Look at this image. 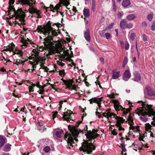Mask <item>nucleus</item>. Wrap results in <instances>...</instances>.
Segmentation results:
<instances>
[{
  "label": "nucleus",
  "mask_w": 155,
  "mask_h": 155,
  "mask_svg": "<svg viewBox=\"0 0 155 155\" xmlns=\"http://www.w3.org/2000/svg\"><path fill=\"white\" fill-rule=\"evenodd\" d=\"M50 21H49L45 25L38 26L37 29L38 32L40 33H43V35H47V37L44 39V41L43 43L44 45V47H40L39 48L33 49L32 51L34 54L35 58L37 64L40 62L42 61L44 59L39 55L40 51H41L44 49L47 50L48 53L47 56L48 57L54 53V47L53 42V37L57 36L58 34L56 31V30H54L53 28L52 27L50 24Z\"/></svg>",
  "instance_id": "1"
},
{
  "label": "nucleus",
  "mask_w": 155,
  "mask_h": 155,
  "mask_svg": "<svg viewBox=\"0 0 155 155\" xmlns=\"http://www.w3.org/2000/svg\"><path fill=\"white\" fill-rule=\"evenodd\" d=\"M98 131V130L94 129H93L92 131H87V133L85 135L88 140L82 143V147L79 148L81 151H83L84 152H86L87 153L90 154L95 150V147L92 144L91 140L99 136V134L97 133Z\"/></svg>",
  "instance_id": "2"
},
{
  "label": "nucleus",
  "mask_w": 155,
  "mask_h": 155,
  "mask_svg": "<svg viewBox=\"0 0 155 155\" xmlns=\"http://www.w3.org/2000/svg\"><path fill=\"white\" fill-rule=\"evenodd\" d=\"M142 107L139 109L137 108L138 111L136 113L139 115H141L142 116L140 117V119L143 122H145L147 120V117L146 116L149 115L148 116L151 115L155 116V111L151 108L152 105H148L145 102H142Z\"/></svg>",
  "instance_id": "3"
},
{
  "label": "nucleus",
  "mask_w": 155,
  "mask_h": 155,
  "mask_svg": "<svg viewBox=\"0 0 155 155\" xmlns=\"http://www.w3.org/2000/svg\"><path fill=\"white\" fill-rule=\"evenodd\" d=\"M81 123V122H79L78 123V124L76 126H72L70 127H69L70 130V133L67 132L64 135V139L67 141L68 145L71 146L73 147V143H75L74 142V139H75L76 142H77L78 140L76 139V138L78 137L79 133V132L76 128L78 127L79 124Z\"/></svg>",
  "instance_id": "4"
},
{
  "label": "nucleus",
  "mask_w": 155,
  "mask_h": 155,
  "mask_svg": "<svg viewBox=\"0 0 155 155\" xmlns=\"http://www.w3.org/2000/svg\"><path fill=\"white\" fill-rule=\"evenodd\" d=\"M19 2L23 4H27L30 6L28 9L29 12L31 14H35L36 15L34 16L35 17H36L38 18H41L40 15V14L41 13V11L32 6L33 4L30 2L29 0H20Z\"/></svg>",
  "instance_id": "5"
},
{
  "label": "nucleus",
  "mask_w": 155,
  "mask_h": 155,
  "mask_svg": "<svg viewBox=\"0 0 155 155\" xmlns=\"http://www.w3.org/2000/svg\"><path fill=\"white\" fill-rule=\"evenodd\" d=\"M20 16L19 15V17H17L15 15V13H14V14L12 15V17L10 18H12L15 17V24H18L19 26H20L21 25H25V12L23 11V13L20 14Z\"/></svg>",
  "instance_id": "6"
},
{
  "label": "nucleus",
  "mask_w": 155,
  "mask_h": 155,
  "mask_svg": "<svg viewBox=\"0 0 155 155\" xmlns=\"http://www.w3.org/2000/svg\"><path fill=\"white\" fill-rule=\"evenodd\" d=\"M14 0H9V8L8 9V12L9 13V15L10 13V12L12 10L14 12V13H15V15H16L17 17H19L20 15L21 14H22L23 13V11L22 9L21 8L20 9H17V10H16L15 8L12 6V5L14 3Z\"/></svg>",
  "instance_id": "7"
},
{
  "label": "nucleus",
  "mask_w": 155,
  "mask_h": 155,
  "mask_svg": "<svg viewBox=\"0 0 155 155\" xmlns=\"http://www.w3.org/2000/svg\"><path fill=\"white\" fill-rule=\"evenodd\" d=\"M113 102L114 103V107L115 109L116 110H121L123 111V113L125 115H126L129 111H130V109H126L121 106V105L116 102V101L115 100H113Z\"/></svg>",
  "instance_id": "8"
},
{
  "label": "nucleus",
  "mask_w": 155,
  "mask_h": 155,
  "mask_svg": "<svg viewBox=\"0 0 155 155\" xmlns=\"http://www.w3.org/2000/svg\"><path fill=\"white\" fill-rule=\"evenodd\" d=\"M132 26L133 25L131 23H127V21L125 19H123L120 21V27L122 29L130 28L132 27Z\"/></svg>",
  "instance_id": "9"
},
{
  "label": "nucleus",
  "mask_w": 155,
  "mask_h": 155,
  "mask_svg": "<svg viewBox=\"0 0 155 155\" xmlns=\"http://www.w3.org/2000/svg\"><path fill=\"white\" fill-rule=\"evenodd\" d=\"M61 80L63 81V82L67 86V87L69 89H71V87L74 90H75L76 88V86L73 85V81L71 80H64L63 79H61Z\"/></svg>",
  "instance_id": "10"
},
{
  "label": "nucleus",
  "mask_w": 155,
  "mask_h": 155,
  "mask_svg": "<svg viewBox=\"0 0 155 155\" xmlns=\"http://www.w3.org/2000/svg\"><path fill=\"white\" fill-rule=\"evenodd\" d=\"M72 114V112L70 110H68L67 111L64 112L63 116L64 119L67 122H70V120H71L70 117H71L70 115Z\"/></svg>",
  "instance_id": "11"
},
{
  "label": "nucleus",
  "mask_w": 155,
  "mask_h": 155,
  "mask_svg": "<svg viewBox=\"0 0 155 155\" xmlns=\"http://www.w3.org/2000/svg\"><path fill=\"white\" fill-rule=\"evenodd\" d=\"M144 93H147L148 95L150 96H154L155 95V92L149 86H147L144 90Z\"/></svg>",
  "instance_id": "12"
},
{
  "label": "nucleus",
  "mask_w": 155,
  "mask_h": 155,
  "mask_svg": "<svg viewBox=\"0 0 155 155\" xmlns=\"http://www.w3.org/2000/svg\"><path fill=\"white\" fill-rule=\"evenodd\" d=\"M57 52L60 54L62 58H64L68 53L65 50H64V48L61 47L59 48L57 51Z\"/></svg>",
  "instance_id": "13"
},
{
  "label": "nucleus",
  "mask_w": 155,
  "mask_h": 155,
  "mask_svg": "<svg viewBox=\"0 0 155 155\" xmlns=\"http://www.w3.org/2000/svg\"><path fill=\"white\" fill-rule=\"evenodd\" d=\"M127 120L129 122V123L130 124V128L134 131H138V128H137L136 130H135V127L132 126V124H133V120L132 117L130 116V114H129Z\"/></svg>",
  "instance_id": "14"
},
{
  "label": "nucleus",
  "mask_w": 155,
  "mask_h": 155,
  "mask_svg": "<svg viewBox=\"0 0 155 155\" xmlns=\"http://www.w3.org/2000/svg\"><path fill=\"white\" fill-rule=\"evenodd\" d=\"M131 77V74L128 70H127L124 73L123 76V79L125 81H127Z\"/></svg>",
  "instance_id": "15"
},
{
  "label": "nucleus",
  "mask_w": 155,
  "mask_h": 155,
  "mask_svg": "<svg viewBox=\"0 0 155 155\" xmlns=\"http://www.w3.org/2000/svg\"><path fill=\"white\" fill-rule=\"evenodd\" d=\"M134 78L132 79L134 81L138 82L140 81L141 77L139 73L137 71L135 72L133 74Z\"/></svg>",
  "instance_id": "16"
},
{
  "label": "nucleus",
  "mask_w": 155,
  "mask_h": 155,
  "mask_svg": "<svg viewBox=\"0 0 155 155\" xmlns=\"http://www.w3.org/2000/svg\"><path fill=\"white\" fill-rule=\"evenodd\" d=\"M115 119L117 120L116 124V126H120V125H121V124H123L124 121V120L123 118L120 117L116 116Z\"/></svg>",
  "instance_id": "17"
},
{
  "label": "nucleus",
  "mask_w": 155,
  "mask_h": 155,
  "mask_svg": "<svg viewBox=\"0 0 155 155\" xmlns=\"http://www.w3.org/2000/svg\"><path fill=\"white\" fill-rule=\"evenodd\" d=\"M27 41L30 42L31 44V41L28 38H27V39H25L24 38H22L21 40V42L22 43V45H21V47L24 46L25 47H27V45H28V43ZM23 48V47H22Z\"/></svg>",
  "instance_id": "18"
},
{
  "label": "nucleus",
  "mask_w": 155,
  "mask_h": 155,
  "mask_svg": "<svg viewBox=\"0 0 155 155\" xmlns=\"http://www.w3.org/2000/svg\"><path fill=\"white\" fill-rule=\"evenodd\" d=\"M90 34V30L88 29H87L84 33V37L85 39L88 42L91 41V37Z\"/></svg>",
  "instance_id": "19"
},
{
  "label": "nucleus",
  "mask_w": 155,
  "mask_h": 155,
  "mask_svg": "<svg viewBox=\"0 0 155 155\" xmlns=\"http://www.w3.org/2000/svg\"><path fill=\"white\" fill-rule=\"evenodd\" d=\"M109 110V109L106 110V115H107V118H108V119H109L108 118L109 117L115 118L116 116H117L114 113L110 112Z\"/></svg>",
  "instance_id": "20"
},
{
  "label": "nucleus",
  "mask_w": 155,
  "mask_h": 155,
  "mask_svg": "<svg viewBox=\"0 0 155 155\" xmlns=\"http://www.w3.org/2000/svg\"><path fill=\"white\" fill-rule=\"evenodd\" d=\"M113 75L112 78L113 79H116L119 78L120 77V72L119 71H112Z\"/></svg>",
  "instance_id": "21"
},
{
  "label": "nucleus",
  "mask_w": 155,
  "mask_h": 155,
  "mask_svg": "<svg viewBox=\"0 0 155 155\" xmlns=\"http://www.w3.org/2000/svg\"><path fill=\"white\" fill-rule=\"evenodd\" d=\"M5 140L6 138L4 136H0V147L4 145Z\"/></svg>",
  "instance_id": "22"
},
{
  "label": "nucleus",
  "mask_w": 155,
  "mask_h": 155,
  "mask_svg": "<svg viewBox=\"0 0 155 155\" xmlns=\"http://www.w3.org/2000/svg\"><path fill=\"white\" fill-rule=\"evenodd\" d=\"M131 3L129 0H123L122 5L124 7H127L130 5Z\"/></svg>",
  "instance_id": "23"
},
{
  "label": "nucleus",
  "mask_w": 155,
  "mask_h": 155,
  "mask_svg": "<svg viewBox=\"0 0 155 155\" xmlns=\"http://www.w3.org/2000/svg\"><path fill=\"white\" fill-rule=\"evenodd\" d=\"M11 145L9 143H7L3 148V150L5 152L9 151L11 149Z\"/></svg>",
  "instance_id": "24"
},
{
  "label": "nucleus",
  "mask_w": 155,
  "mask_h": 155,
  "mask_svg": "<svg viewBox=\"0 0 155 155\" xmlns=\"http://www.w3.org/2000/svg\"><path fill=\"white\" fill-rule=\"evenodd\" d=\"M14 54H16L19 55V56L20 57V58H21L23 59V52L20 50H16L14 52Z\"/></svg>",
  "instance_id": "25"
},
{
  "label": "nucleus",
  "mask_w": 155,
  "mask_h": 155,
  "mask_svg": "<svg viewBox=\"0 0 155 155\" xmlns=\"http://www.w3.org/2000/svg\"><path fill=\"white\" fill-rule=\"evenodd\" d=\"M89 101L90 102V103L91 104H92L93 102L97 104L99 102L97 98L96 97L92 98L89 100Z\"/></svg>",
  "instance_id": "26"
},
{
  "label": "nucleus",
  "mask_w": 155,
  "mask_h": 155,
  "mask_svg": "<svg viewBox=\"0 0 155 155\" xmlns=\"http://www.w3.org/2000/svg\"><path fill=\"white\" fill-rule=\"evenodd\" d=\"M151 126L149 124L147 123L145 124V128L146 130L151 132Z\"/></svg>",
  "instance_id": "27"
},
{
  "label": "nucleus",
  "mask_w": 155,
  "mask_h": 155,
  "mask_svg": "<svg viewBox=\"0 0 155 155\" xmlns=\"http://www.w3.org/2000/svg\"><path fill=\"white\" fill-rule=\"evenodd\" d=\"M136 17L134 15L130 14L127 17V20L131 21L134 19Z\"/></svg>",
  "instance_id": "28"
},
{
  "label": "nucleus",
  "mask_w": 155,
  "mask_h": 155,
  "mask_svg": "<svg viewBox=\"0 0 155 155\" xmlns=\"http://www.w3.org/2000/svg\"><path fill=\"white\" fill-rule=\"evenodd\" d=\"M29 84H31V86H29L28 87L29 91L30 92H32L34 91L33 88L34 87H35V84H33L32 83L29 82Z\"/></svg>",
  "instance_id": "29"
},
{
  "label": "nucleus",
  "mask_w": 155,
  "mask_h": 155,
  "mask_svg": "<svg viewBox=\"0 0 155 155\" xmlns=\"http://www.w3.org/2000/svg\"><path fill=\"white\" fill-rule=\"evenodd\" d=\"M60 2H61V3H58L57 5H56L55 6V8H54V10L57 11L59 9H60V8L61 5V4H63V3H62V2H61V0H60Z\"/></svg>",
  "instance_id": "30"
},
{
  "label": "nucleus",
  "mask_w": 155,
  "mask_h": 155,
  "mask_svg": "<svg viewBox=\"0 0 155 155\" xmlns=\"http://www.w3.org/2000/svg\"><path fill=\"white\" fill-rule=\"evenodd\" d=\"M95 0H92V9L94 12L95 9Z\"/></svg>",
  "instance_id": "31"
},
{
  "label": "nucleus",
  "mask_w": 155,
  "mask_h": 155,
  "mask_svg": "<svg viewBox=\"0 0 155 155\" xmlns=\"http://www.w3.org/2000/svg\"><path fill=\"white\" fill-rule=\"evenodd\" d=\"M63 5L66 6H68L70 3L68 0H61Z\"/></svg>",
  "instance_id": "32"
},
{
  "label": "nucleus",
  "mask_w": 155,
  "mask_h": 155,
  "mask_svg": "<svg viewBox=\"0 0 155 155\" xmlns=\"http://www.w3.org/2000/svg\"><path fill=\"white\" fill-rule=\"evenodd\" d=\"M153 18V15L152 13L148 14L147 17V19L150 21H151Z\"/></svg>",
  "instance_id": "33"
},
{
  "label": "nucleus",
  "mask_w": 155,
  "mask_h": 155,
  "mask_svg": "<svg viewBox=\"0 0 155 155\" xmlns=\"http://www.w3.org/2000/svg\"><path fill=\"white\" fill-rule=\"evenodd\" d=\"M84 14L85 17H88L89 16V11L87 9H84Z\"/></svg>",
  "instance_id": "34"
},
{
  "label": "nucleus",
  "mask_w": 155,
  "mask_h": 155,
  "mask_svg": "<svg viewBox=\"0 0 155 155\" xmlns=\"http://www.w3.org/2000/svg\"><path fill=\"white\" fill-rule=\"evenodd\" d=\"M63 132V131L62 130L57 131L56 133V136L59 138H61V135L62 133Z\"/></svg>",
  "instance_id": "35"
},
{
  "label": "nucleus",
  "mask_w": 155,
  "mask_h": 155,
  "mask_svg": "<svg viewBox=\"0 0 155 155\" xmlns=\"http://www.w3.org/2000/svg\"><path fill=\"white\" fill-rule=\"evenodd\" d=\"M8 47L9 49V51L10 52L13 51L14 48L15 47V45L14 44H12L11 45H9Z\"/></svg>",
  "instance_id": "36"
},
{
  "label": "nucleus",
  "mask_w": 155,
  "mask_h": 155,
  "mask_svg": "<svg viewBox=\"0 0 155 155\" xmlns=\"http://www.w3.org/2000/svg\"><path fill=\"white\" fill-rule=\"evenodd\" d=\"M128 61L127 58L125 57L124 58V60L123 62V66L124 67L126 64L127 63Z\"/></svg>",
  "instance_id": "37"
},
{
  "label": "nucleus",
  "mask_w": 155,
  "mask_h": 155,
  "mask_svg": "<svg viewBox=\"0 0 155 155\" xmlns=\"http://www.w3.org/2000/svg\"><path fill=\"white\" fill-rule=\"evenodd\" d=\"M50 149H51L50 147L48 146H47L44 148L43 150L45 152L48 153L49 152L50 150Z\"/></svg>",
  "instance_id": "38"
},
{
  "label": "nucleus",
  "mask_w": 155,
  "mask_h": 155,
  "mask_svg": "<svg viewBox=\"0 0 155 155\" xmlns=\"http://www.w3.org/2000/svg\"><path fill=\"white\" fill-rule=\"evenodd\" d=\"M114 23H111L108 27L105 28L106 30H109L111 29L113 26Z\"/></svg>",
  "instance_id": "39"
},
{
  "label": "nucleus",
  "mask_w": 155,
  "mask_h": 155,
  "mask_svg": "<svg viewBox=\"0 0 155 155\" xmlns=\"http://www.w3.org/2000/svg\"><path fill=\"white\" fill-rule=\"evenodd\" d=\"M59 74L61 77H64L65 75L64 70H62L59 71Z\"/></svg>",
  "instance_id": "40"
},
{
  "label": "nucleus",
  "mask_w": 155,
  "mask_h": 155,
  "mask_svg": "<svg viewBox=\"0 0 155 155\" xmlns=\"http://www.w3.org/2000/svg\"><path fill=\"white\" fill-rule=\"evenodd\" d=\"M120 147L121 148L122 151L125 152L126 151V149L125 148L124 143L121 144V146H120Z\"/></svg>",
  "instance_id": "41"
},
{
  "label": "nucleus",
  "mask_w": 155,
  "mask_h": 155,
  "mask_svg": "<svg viewBox=\"0 0 155 155\" xmlns=\"http://www.w3.org/2000/svg\"><path fill=\"white\" fill-rule=\"evenodd\" d=\"M124 15V13L123 12H118L117 14V17L118 18H121Z\"/></svg>",
  "instance_id": "42"
},
{
  "label": "nucleus",
  "mask_w": 155,
  "mask_h": 155,
  "mask_svg": "<svg viewBox=\"0 0 155 155\" xmlns=\"http://www.w3.org/2000/svg\"><path fill=\"white\" fill-rule=\"evenodd\" d=\"M151 30L153 31H155V21H154L152 23L151 27Z\"/></svg>",
  "instance_id": "43"
},
{
  "label": "nucleus",
  "mask_w": 155,
  "mask_h": 155,
  "mask_svg": "<svg viewBox=\"0 0 155 155\" xmlns=\"http://www.w3.org/2000/svg\"><path fill=\"white\" fill-rule=\"evenodd\" d=\"M129 45L128 42H126L125 45V50H128L129 47Z\"/></svg>",
  "instance_id": "44"
},
{
  "label": "nucleus",
  "mask_w": 155,
  "mask_h": 155,
  "mask_svg": "<svg viewBox=\"0 0 155 155\" xmlns=\"http://www.w3.org/2000/svg\"><path fill=\"white\" fill-rule=\"evenodd\" d=\"M105 36H106V38L107 39H109L111 36L110 34L108 33H106L105 34Z\"/></svg>",
  "instance_id": "45"
},
{
  "label": "nucleus",
  "mask_w": 155,
  "mask_h": 155,
  "mask_svg": "<svg viewBox=\"0 0 155 155\" xmlns=\"http://www.w3.org/2000/svg\"><path fill=\"white\" fill-rule=\"evenodd\" d=\"M135 33H132L131 35H130V39L133 41L134 39V38H135Z\"/></svg>",
  "instance_id": "46"
},
{
  "label": "nucleus",
  "mask_w": 155,
  "mask_h": 155,
  "mask_svg": "<svg viewBox=\"0 0 155 155\" xmlns=\"http://www.w3.org/2000/svg\"><path fill=\"white\" fill-rule=\"evenodd\" d=\"M26 60H21V62H16L15 63H14L15 64H16L17 65H18L19 64H21L22 63H24Z\"/></svg>",
  "instance_id": "47"
},
{
  "label": "nucleus",
  "mask_w": 155,
  "mask_h": 155,
  "mask_svg": "<svg viewBox=\"0 0 155 155\" xmlns=\"http://www.w3.org/2000/svg\"><path fill=\"white\" fill-rule=\"evenodd\" d=\"M113 9L114 12H116V6L115 2H113Z\"/></svg>",
  "instance_id": "48"
},
{
  "label": "nucleus",
  "mask_w": 155,
  "mask_h": 155,
  "mask_svg": "<svg viewBox=\"0 0 155 155\" xmlns=\"http://www.w3.org/2000/svg\"><path fill=\"white\" fill-rule=\"evenodd\" d=\"M143 40L144 41H147V35L144 34L143 35Z\"/></svg>",
  "instance_id": "49"
},
{
  "label": "nucleus",
  "mask_w": 155,
  "mask_h": 155,
  "mask_svg": "<svg viewBox=\"0 0 155 155\" xmlns=\"http://www.w3.org/2000/svg\"><path fill=\"white\" fill-rule=\"evenodd\" d=\"M87 80V79L86 78H85L83 81H84L85 82V83L86 84V85L87 86H88L89 85V83L87 81H86Z\"/></svg>",
  "instance_id": "50"
},
{
  "label": "nucleus",
  "mask_w": 155,
  "mask_h": 155,
  "mask_svg": "<svg viewBox=\"0 0 155 155\" xmlns=\"http://www.w3.org/2000/svg\"><path fill=\"white\" fill-rule=\"evenodd\" d=\"M117 127H118V130L120 131L121 130H124V128H123L122 127L121 125H120V126H117Z\"/></svg>",
  "instance_id": "51"
},
{
  "label": "nucleus",
  "mask_w": 155,
  "mask_h": 155,
  "mask_svg": "<svg viewBox=\"0 0 155 155\" xmlns=\"http://www.w3.org/2000/svg\"><path fill=\"white\" fill-rule=\"evenodd\" d=\"M63 101H61L59 102L60 106L59 107V110H60L61 108L62 107V104H63Z\"/></svg>",
  "instance_id": "52"
},
{
  "label": "nucleus",
  "mask_w": 155,
  "mask_h": 155,
  "mask_svg": "<svg viewBox=\"0 0 155 155\" xmlns=\"http://www.w3.org/2000/svg\"><path fill=\"white\" fill-rule=\"evenodd\" d=\"M99 60L102 64H104V58H103V57L100 58Z\"/></svg>",
  "instance_id": "53"
},
{
  "label": "nucleus",
  "mask_w": 155,
  "mask_h": 155,
  "mask_svg": "<svg viewBox=\"0 0 155 155\" xmlns=\"http://www.w3.org/2000/svg\"><path fill=\"white\" fill-rule=\"evenodd\" d=\"M111 133L114 135H116L117 134V133L116 132L115 129L112 131Z\"/></svg>",
  "instance_id": "54"
},
{
  "label": "nucleus",
  "mask_w": 155,
  "mask_h": 155,
  "mask_svg": "<svg viewBox=\"0 0 155 155\" xmlns=\"http://www.w3.org/2000/svg\"><path fill=\"white\" fill-rule=\"evenodd\" d=\"M142 25L144 27H146L147 26V24L145 21H143L142 23Z\"/></svg>",
  "instance_id": "55"
},
{
  "label": "nucleus",
  "mask_w": 155,
  "mask_h": 155,
  "mask_svg": "<svg viewBox=\"0 0 155 155\" xmlns=\"http://www.w3.org/2000/svg\"><path fill=\"white\" fill-rule=\"evenodd\" d=\"M58 112H56L54 113V114L52 115L53 116V119H54L56 117V115H57Z\"/></svg>",
  "instance_id": "56"
},
{
  "label": "nucleus",
  "mask_w": 155,
  "mask_h": 155,
  "mask_svg": "<svg viewBox=\"0 0 155 155\" xmlns=\"http://www.w3.org/2000/svg\"><path fill=\"white\" fill-rule=\"evenodd\" d=\"M43 69H44L46 72H48V70L49 69L47 67H44Z\"/></svg>",
  "instance_id": "57"
},
{
  "label": "nucleus",
  "mask_w": 155,
  "mask_h": 155,
  "mask_svg": "<svg viewBox=\"0 0 155 155\" xmlns=\"http://www.w3.org/2000/svg\"><path fill=\"white\" fill-rule=\"evenodd\" d=\"M95 83H96V84L97 85H98L99 86V87H100L101 88H102V87L100 84V83L98 81L97 82H96Z\"/></svg>",
  "instance_id": "58"
},
{
  "label": "nucleus",
  "mask_w": 155,
  "mask_h": 155,
  "mask_svg": "<svg viewBox=\"0 0 155 155\" xmlns=\"http://www.w3.org/2000/svg\"><path fill=\"white\" fill-rule=\"evenodd\" d=\"M50 8H51V11H52L53 12H54V7H53V5H50Z\"/></svg>",
  "instance_id": "59"
},
{
  "label": "nucleus",
  "mask_w": 155,
  "mask_h": 155,
  "mask_svg": "<svg viewBox=\"0 0 155 155\" xmlns=\"http://www.w3.org/2000/svg\"><path fill=\"white\" fill-rule=\"evenodd\" d=\"M107 97H110V98H114V95L109 94V95H108Z\"/></svg>",
  "instance_id": "60"
},
{
  "label": "nucleus",
  "mask_w": 155,
  "mask_h": 155,
  "mask_svg": "<svg viewBox=\"0 0 155 155\" xmlns=\"http://www.w3.org/2000/svg\"><path fill=\"white\" fill-rule=\"evenodd\" d=\"M73 11L75 13L77 11L76 8L75 7L73 6Z\"/></svg>",
  "instance_id": "61"
},
{
  "label": "nucleus",
  "mask_w": 155,
  "mask_h": 155,
  "mask_svg": "<svg viewBox=\"0 0 155 155\" xmlns=\"http://www.w3.org/2000/svg\"><path fill=\"white\" fill-rule=\"evenodd\" d=\"M64 25V24H62V25L61 24H60V23H58L57 24V26L58 27H60V25H61V26H63Z\"/></svg>",
  "instance_id": "62"
},
{
  "label": "nucleus",
  "mask_w": 155,
  "mask_h": 155,
  "mask_svg": "<svg viewBox=\"0 0 155 155\" xmlns=\"http://www.w3.org/2000/svg\"><path fill=\"white\" fill-rule=\"evenodd\" d=\"M37 124L38 126L40 127H41V126H42V124L40 122H38L37 123Z\"/></svg>",
  "instance_id": "63"
},
{
  "label": "nucleus",
  "mask_w": 155,
  "mask_h": 155,
  "mask_svg": "<svg viewBox=\"0 0 155 155\" xmlns=\"http://www.w3.org/2000/svg\"><path fill=\"white\" fill-rule=\"evenodd\" d=\"M151 124L155 126V121L153 120L151 122Z\"/></svg>",
  "instance_id": "64"
}]
</instances>
